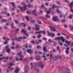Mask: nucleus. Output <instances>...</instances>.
<instances>
[{"label": "nucleus", "mask_w": 73, "mask_h": 73, "mask_svg": "<svg viewBox=\"0 0 73 73\" xmlns=\"http://www.w3.org/2000/svg\"><path fill=\"white\" fill-rule=\"evenodd\" d=\"M54 40H59V44L60 45H62V43L60 41V40H61L63 42H64L65 40V38H64L63 37H58L55 38Z\"/></svg>", "instance_id": "f257e3e1"}, {"label": "nucleus", "mask_w": 73, "mask_h": 73, "mask_svg": "<svg viewBox=\"0 0 73 73\" xmlns=\"http://www.w3.org/2000/svg\"><path fill=\"white\" fill-rule=\"evenodd\" d=\"M56 7L54 5H52V8L51 9L50 8H49V11H47V8L46 7L44 8V10L45 12H46L47 14H49V13H50V11H51V10H52L54 8Z\"/></svg>", "instance_id": "f03ea898"}, {"label": "nucleus", "mask_w": 73, "mask_h": 73, "mask_svg": "<svg viewBox=\"0 0 73 73\" xmlns=\"http://www.w3.org/2000/svg\"><path fill=\"white\" fill-rule=\"evenodd\" d=\"M17 54L19 56L18 57V60L23 61V56L22 55L21 52H19L17 53Z\"/></svg>", "instance_id": "7ed1b4c3"}, {"label": "nucleus", "mask_w": 73, "mask_h": 73, "mask_svg": "<svg viewBox=\"0 0 73 73\" xmlns=\"http://www.w3.org/2000/svg\"><path fill=\"white\" fill-rule=\"evenodd\" d=\"M18 8L19 9H20L21 12H24L25 10H26V6L25 5L23 7L21 6H18Z\"/></svg>", "instance_id": "20e7f679"}, {"label": "nucleus", "mask_w": 73, "mask_h": 73, "mask_svg": "<svg viewBox=\"0 0 73 73\" xmlns=\"http://www.w3.org/2000/svg\"><path fill=\"white\" fill-rule=\"evenodd\" d=\"M9 46V45H7L5 47V49H3V51H4V50H6L7 53H10V52H11V51H10V49L8 48Z\"/></svg>", "instance_id": "39448f33"}, {"label": "nucleus", "mask_w": 73, "mask_h": 73, "mask_svg": "<svg viewBox=\"0 0 73 73\" xmlns=\"http://www.w3.org/2000/svg\"><path fill=\"white\" fill-rule=\"evenodd\" d=\"M56 12L58 13H60L59 17H65V16L64 15V14H62V11H60L58 10H56Z\"/></svg>", "instance_id": "423d86ee"}, {"label": "nucleus", "mask_w": 73, "mask_h": 73, "mask_svg": "<svg viewBox=\"0 0 73 73\" xmlns=\"http://www.w3.org/2000/svg\"><path fill=\"white\" fill-rule=\"evenodd\" d=\"M38 66L41 67V68H43L44 67V65L41 62H39L38 63Z\"/></svg>", "instance_id": "0eeeda50"}, {"label": "nucleus", "mask_w": 73, "mask_h": 73, "mask_svg": "<svg viewBox=\"0 0 73 73\" xmlns=\"http://www.w3.org/2000/svg\"><path fill=\"white\" fill-rule=\"evenodd\" d=\"M25 70H24V72L25 73H27L28 72V70H29V67L28 66H26L25 67Z\"/></svg>", "instance_id": "6e6552de"}, {"label": "nucleus", "mask_w": 73, "mask_h": 73, "mask_svg": "<svg viewBox=\"0 0 73 73\" xmlns=\"http://www.w3.org/2000/svg\"><path fill=\"white\" fill-rule=\"evenodd\" d=\"M21 32H22V33H24L25 35V36H27V37H28V36H29L28 34L27 33V31H26L25 30H22L21 31Z\"/></svg>", "instance_id": "1a4fd4ad"}, {"label": "nucleus", "mask_w": 73, "mask_h": 73, "mask_svg": "<svg viewBox=\"0 0 73 73\" xmlns=\"http://www.w3.org/2000/svg\"><path fill=\"white\" fill-rule=\"evenodd\" d=\"M3 59L6 60H5L3 61V62H5L7 61V60H8V57H3L1 58H0V61H1V60H3Z\"/></svg>", "instance_id": "9d476101"}, {"label": "nucleus", "mask_w": 73, "mask_h": 73, "mask_svg": "<svg viewBox=\"0 0 73 73\" xmlns=\"http://www.w3.org/2000/svg\"><path fill=\"white\" fill-rule=\"evenodd\" d=\"M65 42L67 45L64 44V46H67L68 45H69L70 44V42L69 41H68V40H66L65 41Z\"/></svg>", "instance_id": "9b49d317"}, {"label": "nucleus", "mask_w": 73, "mask_h": 73, "mask_svg": "<svg viewBox=\"0 0 73 73\" xmlns=\"http://www.w3.org/2000/svg\"><path fill=\"white\" fill-rule=\"evenodd\" d=\"M42 33L43 34H46V32H45L44 31H40L38 32H35V33Z\"/></svg>", "instance_id": "f8f14e48"}, {"label": "nucleus", "mask_w": 73, "mask_h": 73, "mask_svg": "<svg viewBox=\"0 0 73 73\" xmlns=\"http://www.w3.org/2000/svg\"><path fill=\"white\" fill-rule=\"evenodd\" d=\"M22 39V37H19L18 38H17V37H15V40H16V41H20Z\"/></svg>", "instance_id": "ddd939ff"}, {"label": "nucleus", "mask_w": 73, "mask_h": 73, "mask_svg": "<svg viewBox=\"0 0 73 73\" xmlns=\"http://www.w3.org/2000/svg\"><path fill=\"white\" fill-rule=\"evenodd\" d=\"M48 27L51 31H54V32L56 31V29L54 28H53V27H52V26H50Z\"/></svg>", "instance_id": "4468645a"}, {"label": "nucleus", "mask_w": 73, "mask_h": 73, "mask_svg": "<svg viewBox=\"0 0 73 73\" xmlns=\"http://www.w3.org/2000/svg\"><path fill=\"white\" fill-rule=\"evenodd\" d=\"M69 48L68 47L66 48V50L65 51V52L66 54H69Z\"/></svg>", "instance_id": "2eb2a0df"}, {"label": "nucleus", "mask_w": 73, "mask_h": 73, "mask_svg": "<svg viewBox=\"0 0 73 73\" xmlns=\"http://www.w3.org/2000/svg\"><path fill=\"white\" fill-rule=\"evenodd\" d=\"M11 5H13L14 8H12V10L13 11H14V10H15V3H11Z\"/></svg>", "instance_id": "dca6fc26"}, {"label": "nucleus", "mask_w": 73, "mask_h": 73, "mask_svg": "<svg viewBox=\"0 0 73 73\" xmlns=\"http://www.w3.org/2000/svg\"><path fill=\"white\" fill-rule=\"evenodd\" d=\"M32 14L35 16H37V14H36V10L33 11H32Z\"/></svg>", "instance_id": "f3484780"}, {"label": "nucleus", "mask_w": 73, "mask_h": 73, "mask_svg": "<svg viewBox=\"0 0 73 73\" xmlns=\"http://www.w3.org/2000/svg\"><path fill=\"white\" fill-rule=\"evenodd\" d=\"M53 20L54 21H57V17H53Z\"/></svg>", "instance_id": "a211bd4d"}, {"label": "nucleus", "mask_w": 73, "mask_h": 73, "mask_svg": "<svg viewBox=\"0 0 73 73\" xmlns=\"http://www.w3.org/2000/svg\"><path fill=\"white\" fill-rule=\"evenodd\" d=\"M35 27H36L35 29V30H36V31H38V30L39 29V27H40V26L36 25H35Z\"/></svg>", "instance_id": "6ab92c4d"}, {"label": "nucleus", "mask_w": 73, "mask_h": 73, "mask_svg": "<svg viewBox=\"0 0 73 73\" xmlns=\"http://www.w3.org/2000/svg\"><path fill=\"white\" fill-rule=\"evenodd\" d=\"M20 70V69L18 68H16L15 72L16 73H19V71Z\"/></svg>", "instance_id": "aec40b11"}, {"label": "nucleus", "mask_w": 73, "mask_h": 73, "mask_svg": "<svg viewBox=\"0 0 73 73\" xmlns=\"http://www.w3.org/2000/svg\"><path fill=\"white\" fill-rule=\"evenodd\" d=\"M35 59L36 60L38 61V60H40V56H36L35 57Z\"/></svg>", "instance_id": "412c9836"}, {"label": "nucleus", "mask_w": 73, "mask_h": 73, "mask_svg": "<svg viewBox=\"0 0 73 73\" xmlns=\"http://www.w3.org/2000/svg\"><path fill=\"white\" fill-rule=\"evenodd\" d=\"M8 69H9L10 71H12L13 70V68L11 67V66H9L8 67Z\"/></svg>", "instance_id": "4be33fe9"}, {"label": "nucleus", "mask_w": 73, "mask_h": 73, "mask_svg": "<svg viewBox=\"0 0 73 73\" xmlns=\"http://www.w3.org/2000/svg\"><path fill=\"white\" fill-rule=\"evenodd\" d=\"M27 52L29 53H30V54H31V53H32V50H27Z\"/></svg>", "instance_id": "5701e85b"}, {"label": "nucleus", "mask_w": 73, "mask_h": 73, "mask_svg": "<svg viewBox=\"0 0 73 73\" xmlns=\"http://www.w3.org/2000/svg\"><path fill=\"white\" fill-rule=\"evenodd\" d=\"M28 48V46H27V45H26L23 46L22 49L23 50H24V48Z\"/></svg>", "instance_id": "b1692460"}, {"label": "nucleus", "mask_w": 73, "mask_h": 73, "mask_svg": "<svg viewBox=\"0 0 73 73\" xmlns=\"http://www.w3.org/2000/svg\"><path fill=\"white\" fill-rule=\"evenodd\" d=\"M69 6L70 7V8H72V7H73V1H72L71 3L69 5Z\"/></svg>", "instance_id": "393cba45"}, {"label": "nucleus", "mask_w": 73, "mask_h": 73, "mask_svg": "<svg viewBox=\"0 0 73 73\" xmlns=\"http://www.w3.org/2000/svg\"><path fill=\"white\" fill-rule=\"evenodd\" d=\"M47 35L48 36H50L51 35V34H52V33H50L49 31H47Z\"/></svg>", "instance_id": "a878e982"}, {"label": "nucleus", "mask_w": 73, "mask_h": 73, "mask_svg": "<svg viewBox=\"0 0 73 73\" xmlns=\"http://www.w3.org/2000/svg\"><path fill=\"white\" fill-rule=\"evenodd\" d=\"M43 51L45 52H47V50H46V48L45 47H43Z\"/></svg>", "instance_id": "bb28decb"}, {"label": "nucleus", "mask_w": 73, "mask_h": 73, "mask_svg": "<svg viewBox=\"0 0 73 73\" xmlns=\"http://www.w3.org/2000/svg\"><path fill=\"white\" fill-rule=\"evenodd\" d=\"M38 42H37V41L36 42V44H39V42H42V40H38Z\"/></svg>", "instance_id": "cd10ccee"}, {"label": "nucleus", "mask_w": 73, "mask_h": 73, "mask_svg": "<svg viewBox=\"0 0 73 73\" xmlns=\"http://www.w3.org/2000/svg\"><path fill=\"white\" fill-rule=\"evenodd\" d=\"M14 26V24H13V23H12L11 25V27L13 28H15V27L13 26Z\"/></svg>", "instance_id": "c85d7f7f"}, {"label": "nucleus", "mask_w": 73, "mask_h": 73, "mask_svg": "<svg viewBox=\"0 0 73 73\" xmlns=\"http://www.w3.org/2000/svg\"><path fill=\"white\" fill-rule=\"evenodd\" d=\"M21 25H23L24 27H25L26 26V25L24 23H21L20 24Z\"/></svg>", "instance_id": "c756f323"}, {"label": "nucleus", "mask_w": 73, "mask_h": 73, "mask_svg": "<svg viewBox=\"0 0 73 73\" xmlns=\"http://www.w3.org/2000/svg\"><path fill=\"white\" fill-rule=\"evenodd\" d=\"M45 17H46L47 18H50V17L48 15H45Z\"/></svg>", "instance_id": "7c9ffc66"}, {"label": "nucleus", "mask_w": 73, "mask_h": 73, "mask_svg": "<svg viewBox=\"0 0 73 73\" xmlns=\"http://www.w3.org/2000/svg\"><path fill=\"white\" fill-rule=\"evenodd\" d=\"M55 59L54 60H57L58 58H59V56H57L54 57Z\"/></svg>", "instance_id": "2f4dec72"}, {"label": "nucleus", "mask_w": 73, "mask_h": 73, "mask_svg": "<svg viewBox=\"0 0 73 73\" xmlns=\"http://www.w3.org/2000/svg\"><path fill=\"white\" fill-rule=\"evenodd\" d=\"M1 14H7V12L6 11H3L1 13Z\"/></svg>", "instance_id": "473e14b6"}, {"label": "nucleus", "mask_w": 73, "mask_h": 73, "mask_svg": "<svg viewBox=\"0 0 73 73\" xmlns=\"http://www.w3.org/2000/svg\"><path fill=\"white\" fill-rule=\"evenodd\" d=\"M44 7V6L43 5H42L40 7V9H42Z\"/></svg>", "instance_id": "72a5a7b5"}, {"label": "nucleus", "mask_w": 73, "mask_h": 73, "mask_svg": "<svg viewBox=\"0 0 73 73\" xmlns=\"http://www.w3.org/2000/svg\"><path fill=\"white\" fill-rule=\"evenodd\" d=\"M25 18L26 19H27V21H28V20H29V18L28 16H25Z\"/></svg>", "instance_id": "f704fd0d"}, {"label": "nucleus", "mask_w": 73, "mask_h": 73, "mask_svg": "<svg viewBox=\"0 0 73 73\" xmlns=\"http://www.w3.org/2000/svg\"><path fill=\"white\" fill-rule=\"evenodd\" d=\"M27 7H28L29 8H31V7H32V6H31V5L29 4L28 5H27Z\"/></svg>", "instance_id": "c9c22d12"}, {"label": "nucleus", "mask_w": 73, "mask_h": 73, "mask_svg": "<svg viewBox=\"0 0 73 73\" xmlns=\"http://www.w3.org/2000/svg\"><path fill=\"white\" fill-rule=\"evenodd\" d=\"M48 41L50 43H51V42H52V40L50 39H48Z\"/></svg>", "instance_id": "e433bc0d"}, {"label": "nucleus", "mask_w": 73, "mask_h": 73, "mask_svg": "<svg viewBox=\"0 0 73 73\" xmlns=\"http://www.w3.org/2000/svg\"><path fill=\"white\" fill-rule=\"evenodd\" d=\"M70 27L71 29V31H73V27L72 26V25H70Z\"/></svg>", "instance_id": "4c0bfd02"}, {"label": "nucleus", "mask_w": 73, "mask_h": 73, "mask_svg": "<svg viewBox=\"0 0 73 73\" xmlns=\"http://www.w3.org/2000/svg\"><path fill=\"white\" fill-rule=\"evenodd\" d=\"M42 57H43L44 60H46L47 59L46 58V57H45V56H42Z\"/></svg>", "instance_id": "58836bf2"}, {"label": "nucleus", "mask_w": 73, "mask_h": 73, "mask_svg": "<svg viewBox=\"0 0 73 73\" xmlns=\"http://www.w3.org/2000/svg\"><path fill=\"white\" fill-rule=\"evenodd\" d=\"M1 21L2 22H6V21H7V20L5 19H3Z\"/></svg>", "instance_id": "ea45409f"}, {"label": "nucleus", "mask_w": 73, "mask_h": 73, "mask_svg": "<svg viewBox=\"0 0 73 73\" xmlns=\"http://www.w3.org/2000/svg\"><path fill=\"white\" fill-rule=\"evenodd\" d=\"M14 22H15L16 24H17L18 23V21L17 20H15Z\"/></svg>", "instance_id": "a19ab883"}, {"label": "nucleus", "mask_w": 73, "mask_h": 73, "mask_svg": "<svg viewBox=\"0 0 73 73\" xmlns=\"http://www.w3.org/2000/svg\"><path fill=\"white\" fill-rule=\"evenodd\" d=\"M11 45L12 46H15V42H13Z\"/></svg>", "instance_id": "79ce46f5"}, {"label": "nucleus", "mask_w": 73, "mask_h": 73, "mask_svg": "<svg viewBox=\"0 0 73 73\" xmlns=\"http://www.w3.org/2000/svg\"><path fill=\"white\" fill-rule=\"evenodd\" d=\"M51 36H52V37H54V36H55V35L54 34H53V33H51Z\"/></svg>", "instance_id": "37998d69"}, {"label": "nucleus", "mask_w": 73, "mask_h": 73, "mask_svg": "<svg viewBox=\"0 0 73 73\" xmlns=\"http://www.w3.org/2000/svg\"><path fill=\"white\" fill-rule=\"evenodd\" d=\"M11 49H15V47L14 46H12L11 47Z\"/></svg>", "instance_id": "c03bdc74"}, {"label": "nucleus", "mask_w": 73, "mask_h": 73, "mask_svg": "<svg viewBox=\"0 0 73 73\" xmlns=\"http://www.w3.org/2000/svg\"><path fill=\"white\" fill-rule=\"evenodd\" d=\"M37 22L39 24H41V22L39 21L38 20Z\"/></svg>", "instance_id": "a18cd8bd"}, {"label": "nucleus", "mask_w": 73, "mask_h": 73, "mask_svg": "<svg viewBox=\"0 0 73 73\" xmlns=\"http://www.w3.org/2000/svg\"><path fill=\"white\" fill-rule=\"evenodd\" d=\"M31 27H28V30H29V31H30V30H31Z\"/></svg>", "instance_id": "49530a36"}, {"label": "nucleus", "mask_w": 73, "mask_h": 73, "mask_svg": "<svg viewBox=\"0 0 73 73\" xmlns=\"http://www.w3.org/2000/svg\"><path fill=\"white\" fill-rule=\"evenodd\" d=\"M41 35H38V38H40V37H41Z\"/></svg>", "instance_id": "de8ad7c7"}, {"label": "nucleus", "mask_w": 73, "mask_h": 73, "mask_svg": "<svg viewBox=\"0 0 73 73\" xmlns=\"http://www.w3.org/2000/svg\"><path fill=\"white\" fill-rule=\"evenodd\" d=\"M64 27L65 28H68V26L67 25H64Z\"/></svg>", "instance_id": "09e8293b"}, {"label": "nucleus", "mask_w": 73, "mask_h": 73, "mask_svg": "<svg viewBox=\"0 0 73 73\" xmlns=\"http://www.w3.org/2000/svg\"><path fill=\"white\" fill-rule=\"evenodd\" d=\"M64 1L66 3H69V1L68 0H64Z\"/></svg>", "instance_id": "8fccbe9b"}, {"label": "nucleus", "mask_w": 73, "mask_h": 73, "mask_svg": "<svg viewBox=\"0 0 73 73\" xmlns=\"http://www.w3.org/2000/svg\"><path fill=\"white\" fill-rule=\"evenodd\" d=\"M5 40H6L7 41H8V40H9V39L8 38H5Z\"/></svg>", "instance_id": "3c124183"}, {"label": "nucleus", "mask_w": 73, "mask_h": 73, "mask_svg": "<svg viewBox=\"0 0 73 73\" xmlns=\"http://www.w3.org/2000/svg\"><path fill=\"white\" fill-rule=\"evenodd\" d=\"M13 65V64H12V63H10L9 64V65L10 66H12V65Z\"/></svg>", "instance_id": "603ef678"}, {"label": "nucleus", "mask_w": 73, "mask_h": 73, "mask_svg": "<svg viewBox=\"0 0 73 73\" xmlns=\"http://www.w3.org/2000/svg\"><path fill=\"white\" fill-rule=\"evenodd\" d=\"M31 23H35V21L34 20H32L31 21Z\"/></svg>", "instance_id": "864d4df0"}, {"label": "nucleus", "mask_w": 73, "mask_h": 73, "mask_svg": "<svg viewBox=\"0 0 73 73\" xmlns=\"http://www.w3.org/2000/svg\"><path fill=\"white\" fill-rule=\"evenodd\" d=\"M62 22H65V19H62Z\"/></svg>", "instance_id": "5fc2aeb1"}, {"label": "nucleus", "mask_w": 73, "mask_h": 73, "mask_svg": "<svg viewBox=\"0 0 73 73\" xmlns=\"http://www.w3.org/2000/svg\"><path fill=\"white\" fill-rule=\"evenodd\" d=\"M30 60H33V57H30Z\"/></svg>", "instance_id": "6e6d98bb"}, {"label": "nucleus", "mask_w": 73, "mask_h": 73, "mask_svg": "<svg viewBox=\"0 0 73 73\" xmlns=\"http://www.w3.org/2000/svg\"><path fill=\"white\" fill-rule=\"evenodd\" d=\"M45 5L46 6H48V3L46 2L45 4Z\"/></svg>", "instance_id": "4d7b16f0"}, {"label": "nucleus", "mask_w": 73, "mask_h": 73, "mask_svg": "<svg viewBox=\"0 0 73 73\" xmlns=\"http://www.w3.org/2000/svg\"><path fill=\"white\" fill-rule=\"evenodd\" d=\"M43 39L44 40H47V38H43Z\"/></svg>", "instance_id": "13d9d810"}, {"label": "nucleus", "mask_w": 73, "mask_h": 73, "mask_svg": "<svg viewBox=\"0 0 73 73\" xmlns=\"http://www.w3.org/2000/svg\"><path fill=\"white\" fill-rule=\"evenodd\" d=\"M27 13L28 14H31V13H30V12L29 11H27Z\"/></svg>", "instance_id": "bf43d9fd"}, {"label": "nucleus", "mask_w": 73, "mask_h": 73, "mask_svg": "<svg viewBox=\"0 0 73 73\" xmlns=\"http://www.w3.org/2000/svg\"><path fill=\"white\" fill-rule=\"evenodd\" d=\"M36 48H38V49L40 48H41V47L39 46H38L36 47Z\"/></svg>", "instance_id": "052dcab7"}, {"label": "nucleus", "mask_w": 73, "mask_h": 73, "mask_svg": "<svg viewBox=\"0 0 73 73\" xmlns=\"http://www.w3.org/2000/svg\"><path fill=\"white\" fill-rule=\"evenodd\" d=\"M19 47V45H17L16 46V48H18Z\"/></svg>", "instance_id": "680f3d73"}, {"label": "nucleus", "mask_w": 73, "mask_h": 73, "mask_svg": "<svg viewBox=\"0 0 73 73\" xmlns=\"http://www.w3.org/2000/svg\"><path fill=\"white\" fill-rule=\"evenodd\" d=\"M40 13H42V11L40 10L39 11Z\"/></svg>", "instance_id": "e2e57ef3"}, {"label": "nucleus", "mask_w": 73, "mask_h": 73, "mask_svg": "<svg viewBox=\"0 0 73 73\" xmlns=\"http://www.w3.org/2000/svg\"><path fill=\"white\" fill-rule=\"evenodd\" d=\"M7 43H8V42L7 41H5V42H4V44H7Z\"/></svg>", "instance_id": "0e129e2a"}, {"label": "nucleus", "mask_w": 73, "mask_h": 73, "mask_svg": "<svg viewBox=\"0 0 73 73\" xmlns=\"http://www.w3.org/2000/svg\"><path fill=\"white\" fill-rule=\"evenodd\" d=\"M31 43H33V44H34L35 43V41H34L33 40L31 41Z\"/></svg>", "instance_id": "69168bd1"}, {"label": "nucleus", "mask_w": 73, "mask_h": 73, "mask_svg": "<svg viewBox=\"0 0 73 73\" xmlns=\"http://www.w3.org/2000/svg\"><path fill=\"white\" fill-rule=\"evenodd\" d=\"M56 50H55V49H53V52H56Z\"/></svg>", "instance_id": "338daca9"}, {"label": "nucleus", "mask_w": 73, "mask_h": 73, "mask_svg": "<svg viewBox=\"0 0 73 73\" xmlns=\"http://www.w3.org/2000/svg\"><path fill=\"white\" fill-rule=\"evenodd\" d=\"M72 15H71L69 16V18L70 19H72Z\"/></svg>", "instance_id": "774afa93"}]
</instances>
